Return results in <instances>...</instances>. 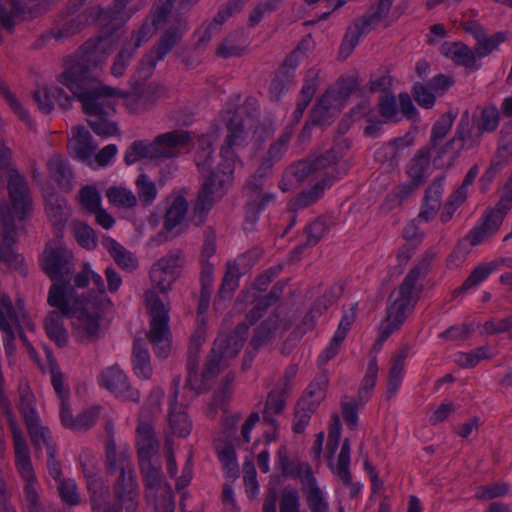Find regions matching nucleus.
I'll list each match as a JSON object with an SVG mask.
<instances>
[{"mask_svg":"<svg viewBox=\"0 0 512 512\" xmlns=\"http://www.w3.org/2000/svg\"><path fill=\"white\" fill-rule=\"evenodd\" d=\"M280 512H300V496L295 488L285 487L280 496Z\"/></svg>","mask_w":512,"mask_h":512,"instance_id":"obj_62","label":"nucleus"},{"mask_svg":"<svg viewBox=\"0 0 512 512\" xmlns=\"http://www.w3.org/2000/svg\"><path fill=\"white\" fill-rule=\"evenodd\" d=\"M483 133L471 123L469 111L466 110L461 115L457 124L454 137L449 140L438 152V157L444 153L452 151L457 156L463 149H472L479 144Z\"/></svg>","mask_w":512,"mask_h":512,"instance_id":"obj_15","label":"nucleus"},{"mask_svg":"<svg viewBox=\"0 0 512 512\" xmlns=\"http://www.w3.org/2000/svg\"><path fill=\"white\" fill-rule=\"evenodd\" d=\"M71 306L75 309L72 319L73 336L80 343H91L100 338L99 314L89 300H80L73 294Z\"/></svg>","mask_w":512,"mask_h":512,"instance_id":"obj_10","label":"nucleus"},{"mask_svg":"<svg viewBox=\"0 0 512 512\" xmlns=\"http://www.w3.org/2000/svg\"><path fill=\"white\" fill-rule=\"evenodd\" d=\"M280 2L281 0H262L259 2L249 16V26H256L264 17L275 11Z\"/></svg>","mask_w":512,"mask_h":512,"instance_id":"obj_64","label":"nucleus"},{"mask_svg":"<svg viewBox=\"0 0 512 512\" xmlns=\"http://www.w3.org/2000/svg\"><path fill=\"white\" fill-rule=\"evenodd\" d=\"M187 31V23L182 21L166 29L150 52L142 57L135 71L137 81L146 80L151 76L157 63L163 60L172 49L180 43Z\"/></svg>","mask_w":512,"mask_h":512,"instance_id":"obj_9","label":"nucleus"},{"mask_svg":"<svg viewBox=\"0 0 512 512\" xmlns=\"http://www.w3.org/2000/svg\"><path fill=\"white\" fill-rule=\"evenodd\" d=\"M190 141V133L184 130H173L160 134L152 142L136 140L127 148L124 162L131 165L143 158L150 160L174 158Z\"/></svg>","mask_w":512,"mask_h":512,"instance_id":"obj_5","label":"nucleus"},{"mask_svg":"<svg viewBox=\"0 0 512 512\" xmlns=\"http://www.w3.org/2000/svg\"><path fill=\"white\" fill-rule=\"evenodd\" d=\"M406 173L410 181L419 187L426 182L432 173L430 148L423 147L415 153L407 164Z\"/></svg>","mask_w":512,"mask_h":512,"instance_id":"obj_24","label":"nucleus"},{"mask_svg":"<svg viewBox=\"0 0 512 512\" xmlns=\"http://www.w3.org/2000/svg\"><path fill=\"white\" fill-rule=\"evenodd\" d=\"M288 394L289 391H283L280 386H275V388L268 393L263 412V419L270 425L276 424L274 415H278L283 412L286 404V396Z\"/></svg>","mask_w":512,"mask_h":512,"instance_id":"obj_34","label":"nucleus"},{"mask_svg":"<svg viewBox=\"0 0 512 512\" xmlns=\"http://www.w3.org/2000/svg\"><path fill=\"white\" fill-rule=\"evenodd\" d=\"M79 16L62 18L57 27L51 30L53 37L57 40L68 38L80 30Z\"/></svg>","mask_w":512,"mask_h":512,"instance_id":"obj_59","label":"nucleus"},{"mask_svg":"<svg viewBox=\"0 0 512 512\" xmlns=\"http://www.w3.org/2000/svg\"><path fill=\"white\" fill-rule=\"evenodd\" d=\"M277 329L276 320L267 319L264 320L255 330L254 335L250 341V345L256 352L260 347L266 345L275 334Z\"/></svg>","mask_w":512,"mask_h":512,"instance_id":"obj_50","label":"nucleus"},{"mask_svg":"<svg viewBox=\"0 0 512 512\" xmlns=\"http://www.w3.org/2000/svg\"><path fill=\"white\" fill-rule=\"evenodd\" d=\"M334 181V175L328 172L325 177L316 182L310 189L302 191L291 203L292 207L303 209L312 205L322 197L324 191L330 188Z\"/></svg>","mask_w":512,"mask_h":512,"instance_id":"obj_29","label":"nucleus"},{"mask_svg":"<svg viewBox=\"0 0 512 512\" xmlns=\"http://www.w3.org/2000/svg\"><path fill=\"white\" fill-rule=\"evenodd\" d=\"M308 158L314 166L313 170L315 177H320L322 179L329 172L334 175L335 180L337 179V173L334 166L338 161V155L334 149H330L320 155H310Z\"/></svg>","mask_w":512,"mask_h":512,"instance_id":"obj_39","label":"nucleus"},{"mask_svg":"<svg viewBox=\"0 0 512 512\" xmlns=\"http://www.w3.org/2000/svg\"><path fill=\"white\" fill-rule=\"evenodd\" d=\"M158 26L159 25H154L153 20L151 23L145 21L139 29L131 35V39L125 44L133 47V50L136 51L143 43L147 42L152 37Z\"/></svg>","mask_w":512,"mask_h":512,"instance_id":"obj_63","label":"nucleus"},{"mask_svg":"<svg viewBox=\"0 0 512 512\" xmlns=\"http://www.w3.org/2000/svg\"><path fill=\"white\" fill-rule=\"evenodd\" d=\"M245 41L241 32L229 34L219 45L216 55L220 58L239 57L244 53Z\"/></svg>","mask_w":512,"mask_h":512,"instance_id":"obj_41","label":"nucleus"},{"mask_svg":"<svg viewBox=\"0 0 512 512\" xmlns=\"http://www.w3.org/2000/svg\"><path fill=\"white\" fill-rule=\"evenodd\" d=\"M220 160L214 166L212 142L208 137L199 139V148L195 153V163L201 174L202 183L197 193L193 207L192 221L195 225H202L208 212L214 204L223 198L232 182H227L222 188L217 185L218 175L221 173L219 167L224 162V157L219 153Z\"/></svg>","mask_w":512,"mask_h":512,"instance_id":"obj_2","label":"nucleus"},{"mask_svg":"<svg viewBox=\"0 0 512 512\" xmlns=\"http://www.w3.org/2000/svg\"><path fill=\"white\" fill-rule=\"evenodd\" d=\"M380 20L372 12L357 18L353 25L348 28L340 47V53L349 56L362 36L367 35Z\"/></svg>","mask_w":512,"mask_h":512,"instance_id":"obj_22","label":"nucleus"},{"mask_svg":"<svg viewBox=\"0 0 512 512\" xmlns=\"http://www.w3.org/2000/svg\"><path fill=\"white\" fill-rule=\"evenodd\" d=\"M42 268L53 282L49 288L47 303L67 313L69 309L66 296L74 294V287L71 285L75 271L72 252L61 245H47L43 254Z\"/></svg>","mask_w":512,"mask_h":512,"instance_id":"obj_4","label":"nucleus"},{"mask_svg":"<svg viewBox=\"0 0 512 512\" xmlns=\"http://www.w3.org/2000/svg\"><path fill=\"white\" fill-rule=\"evenodd\" d=\"M301 483L306 492L307 504L311 512H328V504L310 466H306V473L301 478Z\"/></svg>","mask_w":512,"mask_h":512,"instance_id":"obj_25","label":"nucleus"},{"mask_svg":"<svg viewBox=\"0 0 512 512\" xmlns=\"http://www.w3.org/2000/svg\"><path fill=\"white\" fill-rule=\"evenodd\" d=\"M214 448L224 469L235 475L238 471V464L233 444L219 438L214 441Z\"/></svg>","mask_w":512,"mask_h":512,"instance_id":"obj_44","label":"nucleus"},{"mask_svg":"<svg viewBox=\"0 0 512 512\" xmlns=\"http://www.w3.org/2000/svg\"><path fill=\"white\" fill-rule=\"evenodd\" d=\"M378 373V366L376 357L371 358L366 373L362 379L361 386L358 390V399L360 402L365 403L370 398V392L375 386Z\"/></svg>","mask_w":512,"mask_h":512,"instance_id":"obj_51","label":"nucleus"},{"mask_svg":"<svg viewBox=\"0 0 512 512\" xmlns=\"http://www.w3.org/2000/svg\"><path fill=\"white\" fill-rule=\"evenodd\" d=\"M180 383V375L175 376L171 383V398L169 403V426L175 435L179 437H186L191 432L192 423L185 411L186 405L178 402Z\"/></svg>","mask_w":512,"mask_h":512,"instance_id":"obj_18","label":"nucleus"},{"mask_svg":"<svg viewBox=\"0 0 512 512\" xmlns=\"http://www.w3.org/2000/svg\"><path fill=\"white\" fill-rule=\"evenodd\" d=\"M185 256L181 249H174L154 263L150 270V280L161 293H167L180 276Z\"/></svg>","mask_w":512,"mask_h":512,"instance_id":"obj_12","label":"nucleus"},{"mask_svg":"<svg viewBox=\"0 0 512 512\" xmlns=\"http://www.w3.org/2000/svg\"><path fill=\"white\" fill-rule=\"evenodd\" d=\"M87 482V489L90 493V504L94 512H103L106 504H111L108 501L109 488L105 486L100 478H95Z\"/></svg>","mask_w":512,"mask_h":512,"instance_id":"obj_43","label":"nucleus"},{"mask_svg":"<svg viewBox=\"0 0 512 512\" xmlns=\"http://www.w3.org/2000/svg\"><path fill=\"white\" fill-rule=\"evenodd\" d=\"M15 465L24 481L35 480V473L31 463L27 444L14 446Z\"/></svg>","mask_w":512,"mask_h":512,"instance_id":"obj_47","label":"nucleus"},{"mask_svg":"<svg viewBox=\"0 0 512 512\" xmlns=\"http://www.w3.org/2000/svg\"><path fill=\"white\" fill-rule=\"evenodd\" d=\"M57 483L60 498L65 504L75 506L80 503V494L73 479H62Z\"/></svg>","mask_w":512,"mask_h":512,"instance_id":"obj_58","label":"nucleus"},{"mask_svg":"<svg viewBox=\"0 0 512 512\" xmlns=\"http://www.w3.org/2000/svg\"><path fill=\"white\" fill-rule=\"evenodd\" d=\"M317 409L306 405L305 401H297L293 418V431L303 433Z\"/></svg>","mask_w":512,"mask_h":512,"instance_id":"obj_54","label":"nucleus"},{"mask_svg":"<svg viewBox=\"0 0 512 512\" xmlns=\"http://www.w3.org/2000/svg\"><path fill=\"white\" fill-rule=\"evenodd\" d=\"M50 177L64 190L72 189L73 172L66 158L59 154L52 155L47 161Z\"/></svg>","mask_w":512,"mask_h":512,"instance_id":"obj_28","label":"nucleus"},{"mask_svg":"<svg viewBox=\"0 0 512 512\" xmlns=\"http://www.w3.org/2000/svg\"><path fill=\"white\" fill-rule=\"evenodd\" d=\"M277 461L282 475L293 479H301L306 473V466H309L307 463H302L298 459H290L285 446H281L278 449Z\"/></svg>","mask_w":512,"mask_h":512,"instance_id":"obj_38","label":"nucleus"},{"mask_svg":"<svg viewBox=\"0 0 512 512\" xmlns=\"http://www.w3.org/2000/svg\"><path fill=\"white\" fill-rule=\"evenodd\" d=\"M329 229L330 228L327 221L322 217H319L310 222L305 226L303 231V235L305 237L304 244L297 246L295 251L301 252L307 247H313L317 245L319 241L328 234Z\"/></svg>","mask_w":512,"mask_h":512,"instance_id":"obj_36","label":"nucleus"},{"mask_svg":"<svg viewBox=\"0 0 512 512\" xmlns=\"http://www.w3.org/2000/svg\"><path fill=\"white\" fill-rule=\"evenodd\" d=\"M188 210L187 200L183 196H177L172 201L164 217V228L172 231L184 220Z\"/></svg>","mask_w":512,"mask_h":512,"instance_id":"obj_42","label":"nucleus"},{"mask_svg":"<svg viewBox=\"0 0 512 512\" xmlns=\"http://www.w3.org/2000/svg\"><path fill=\"white\" fill-rule=\"evenodd\" d=\"M328 377L325 374L316 376L308 385L305 394L298 401H305L306 405L317 409L326 397Z\"/></svg>","mask_w":512,"mask_h":512,"instance_id":"obj_35","label":"nucleus"},{"mask_svg":"<svg viewBox=\"0 0 512 512\" xmlns=\"http://www.w3.org/2000/svg\"><path fill=\"white\" fill-rule=\"evenodd\" d=\"M102 245L120 268L133 271L138 267V261L133 254L113 238H104Z\"/></svg>","mask_w":512,"mask_h":512,"instance_id":"obj_32","label":"nucleus"},{"mask_svg":"<svg viewBox=\"0 0 512 512\" xmlns=\"http://www.w3.org/2000/svg\"><path fill=\"white\" fill-rule=\"evenodd\" d=\"M503 219L504 212L500 209L488 211L484 216L482 224L472 231L471 244L477 245L481 243L485 237L495 233L501 226Z\"/></svg>","mask_w":512,"mask_h":512,"instance_id":"obj_33","label":"nucleus"},{"mask_svg":"<svg viewBox=\"0 0 512 512\" xmlns=\"http://www.w3.org/2000/svg\"><path fill=\"white\" fill-rule=\"evenodd\" d=\"M500 120L499 111L495 106L485 107L480 113L476 127L482 132H493L497 129Z\"/></svg>","mask_w":512,"mask_h":512,"instance_id":"obj_55","label":"nucleus"},{"mask_svg":"<svg viewBox=\"0 0 512 512\" xmlns=\"http://www.w3.org/2000/svg\"><path fill=\"white\" fill-rule=\"evenodd\" d=\"M428 262L412 268L398 289L394 290L390 296V304L387 307L385 324L381 326L380 340H386L395 330H397L406 320L407 314L410 313L417 302L423 290L420 279L425 278L428 273Z\"/></svg>","mask_w":512,"mask_h":512,"instance_id":"obj_3","label":"nucleus"},{"mask_svg":"<svg viewBox=\"0 0 512 512\" xmlns=\"http://www.w3.org/2000/svg\"><path fill=\"white\" fill-rule=\"evenodd\" d=\"M455 116L452 112L443 114L432 126L430 137V150L435 149L436 146L445 138L450 131Z\"/></svg>","mask_w":512,"mask_h":512,"instance_id":"obj_49","label":"nucleus"},{"mask_svg":"<svg viewBox=\"0 0 512 512\" xmlns=\"http://www.w3.org/2000/svg\"><path fill=\"white\" fill-rule=\"evenodd\" d=\"M112 41L108 37L86 40L64 60V69L58 75L59 83L66 86L82 104L88 116V125L98 136L107 138L119 135L117 123L111 120L115 113L118 89L101 84Z\"/></svg>","mask_w":512,"mask_h":512,"instance_id":"obj_1","label":"nucleus"},{"mask_svg":"<svg viewBox=\"0 0 512 512\" xmlns=\"http://www.w3.org/2000/svg\"><path fill=\"white\" fill-rule=\"evenodd\" d=\"M135 186L137 201L139 200L143 206H150L158 193L155 182L148 175L142 173L137 177Z\"/></svg>","mask_w":512,"mask_h":512,"instance_id":"obj_46","label":"nucleus"},{"mask_svg":"<svg viewBox=\"0 0 512 512\" xmlns=\"http://www.w3.org/2000/svg\"><path fill=\"white\" fill-rule=\"evenodd\" d=\"M106 462L110 473L120 469V475L114 485L115 498L126 512H137L138 484L130 460L123 454L118 455L112 451L106 454Z\"/></svg>","mask_w":512,"mask_h":512,"instance_id":"obj_7","label":"nucleus"},{"mask_svg":"<svg viewBox=\"0 0 512 512\" xmlns=\"http://www.w3.org/2000/svg\"><path fill=\"white\" fill-rule=\"evenodd\" d=\"M506 40L504 32H496L492 36L484 33L474 46L475 53L478 57L483 58L492 53L497 47Z\"/></svg>","mask_w":512,"mask_h":512,"instance_id":"obj_52","label":"nucleus"},{"mask_svg":"<svg viewBox=\"0 0 512 512\" xmlns=\"http://www.w3.org/2000/svg\"><path fill=\"white\" fill-rule=\"evenodd\" d=\"M55 90L57 87L42 86L33 92V99L42 113L49 114L54 109Z\"/></svg>","mask_w":512,"mask_h":512,"instance_id":"obj_56","label":"nucleus"},{"mask_svg":"<svg viewBox=\"0 0 512 512\" xmlns=\"http://www.w3.org/2000/svg\"><path fill=\"white\" fill-rule=\"evenodd\" d=\"M226 130L227 134L220 148V154L224 157V162L219 167L221 171L217 182L219 188H222L227 182H232L236 158L235 150L245 146L248 135L244 129L243 118L238 114L232 115L227 120Z\"/></svg>","mask_w":512,"mask_h":512,"instance_id":"obj_8","label":"nucleus"},{"mask_svg":"<svg viewBox=\"0 0 512 512\" xmlns=\"http://www.w3.org/2000/svg\"><path fill=\"white\" fill-rule=\"evenodd\" d=\"M26 427L31 443L36 450H41L44 447L48 453L49 447L56 448L50 430L41 425L40 419L26 424Z\"/></svg>","mask_w":512,"mask_h":512,"instance_id":"obj_40","label":"nucleus"},{"mask_svg":"<svg viewBox=\"0 0 512 512\" xmlns=\"http://www.w3.org/2000/svg\"><path fill=\"white\" fill-rule=\"evenodd\" d=\"M99 385L123 401L139 402L140 392L134 389L127 375L118 365L103 369L98 378Z\"/></svg>","mask_w":512,"mask_h":512,"instance_id":"obj_16","label":"nucleus"},{"mask_svg":"<svg viewBox=\"0 0 512 512\" xmlns=\"http://www.w3.org/2000/svg\"><path fill=\"white\" fill-rule=\"evenodd\" d=\"M441 52L446 57L451 58L456 64L469 69H476L475 50L461 42L445 43L441 46Z\"/></svg>","mask_w":512,"mask_h":512,"instance_id":"obj_31","label":"nucleus"},{"mask_svg":"<svg viewBox=\"0 0 512 512\" xmlns=\"http://www.w3.org/2000/svg\"><path fill=\"white\" fill-rule=\"evenodd\" d=\"M343 293V287L338 284L332 285L320 298L313 303V311L322 315Z\"/></svg>","mask_w":512,"mask_h":512,"instance_id":"obj_61","label":"nucleus"},{"mask_svg":"<svg viewBox=\"0 0 512 512\" xmlns=\"http://www.w3.org/2000/svg\"><path fill=\"white\" fill-rule=\"evenodd\" d=\"M313 168L314 166L308 157L290 165L283 173L280 189L287 191L291 187L302 183L308 177L315 176Z\"/></svg>","mask_w":512,"mask_h":512,"instance_id":"obj_27","label":"nucleus"},{"mask_svg":"<svg viewBox=\"0 0 512 512\" xmlns=\"http://www.w3.org/2000/svg\"><path fill=\"white\" fill-rule=\"evenodd\" d=\"M132 365L134 374L143 380H149L153 375L150 354L143 339H135L132 349Z\"/></svg>","mask_w":512,"mask_h":512,"instance_id":"obj_30","label":"nucleus"},{"mask_svg":"<svg viewBox=\"0 0 512 512\" xmlns=\"http://www.w3.org/2000/svg\"><path fill=\"white\" fill-rule=\"evenodd\" d=\"M240 275L241 273L236 263H227V269L218 291V297L220 299H227L232 297L234 291L239 286Z\"/></svg>","mask_w":512,"mask_h":512,"instance_id":"obj_48","label":"nucleus"},{"mask_svg":"<svg viewBox=\"0 0 512 512\" xmlns=\"http://www.w3.org/2000/svg\"><path fill=\"white\" fill-rule=\"evenodd\" d=\"M7 190L12 212L19 220H23L31 210L32 199L25 177L16 168L9 169L7 174Z\"/></svg>","mask_w":512,"mask_h":512,"instance_id":"obj_17","label":"nucleus"},{"mask_svg":"<svg viewBox=\"0 0 512 512\" xmlns=\"http://www.w3.org/2000/svg\"><path fill=\"white\" fill-rule=\"evenodd\" d=\"M143 478L146 501L153 505L155 512H174L175 502L171 485L162 471Z\"/></svg>","mask_w":512,"mask_h":512,"instance_id":"obj_14","label":"nucleus"},{"mask_svg":"<svg viewBox=\"0 0 512 512\" xmlns=\"http://www.w3.org/2000/svg\"><path fill=\"white\" fill-rule=\"evenodd\" d=\"M19 410L23 415L25 424L39 420V415L35 408V396L28 388L20 387Z\"/></svg>","mask_w":512,"mask_h":512,"instance_id":"obj_53","label":"nucleus"},{"mask_svg":"<svg viewBox=\"0 0 512 512\" xmlns=\"http://www.w3.org/2000/svg\"><path fill=\"white\" fill-rule=\"evenodd\" d=\"M137 457L142 477L161 471L157 460L159 441L150 423L141 422L137 427Z\"/></svg>","mask_w":512,"mask_h":512,"instance_id":"obj_11","label":"nucleus"},{"mask_svg":"<svg viewBox=\"0 0 512 512\" xmlns=\"http://www.w3.org/2000/svg\"><path fill=\"white\" fill-rule=\"evenodd\" d=\"M71 133L72 137L68 142L70 154L79 161H89L97 148L92 135L83 126L73 127Z\"/></svg>","mask_w":512,"mask_h":512,"instance_id":"obj_23","label":"nucleus"},{"mask_svg":"<svg viewBox=\"0 0 512 512\" xmlns=\"http://www.w3.org/2000/svg\"><path fill=\"white\" fill-rule=\"evenodd\" d=\"M144 301L149 315L147 339L152 345L155 355L165 359L171 352L169 308L154 289H149L144 293Z\"/></svg>","mask_w":512,"mask_h":512,"instance_id":"obj_6","label":"nucleus"},{"mask_svg":"<svg viewBox=\"0 0 512 512\" xmlns=\"http://www.w3.org/2000/svg\"><path fill=\"white\" fill-rule=\"evenodd\" d=\"M8 319H16L15 311L11 300L8 297H2L0 300V330L3 333V343L7 356H11L15 351V334L8 322Z\"/></svg>","mask_w":512,"mask_h":512,"instance_id":"obj_26","label":"nucleus"},{"mask_svg":"<svg viewBox=\"0 0 512 512\" xmlns=\"http://www.w3.org/2000/svg\"><path fill=\"white\" fill-rule=\"evenodd\" d=\"M54 0H23L22 5L18 0H0L1 25L11 31L15 25V19H33L44 13Z\"/></svg>","mask_w":512,"mask_h":512,"instance_id":"obj_13","label":"nucleus"},{"mask_svg":"<svg viewBox=\"0 0 512 512\" xmlns=\"http://www.w3.org/2000/svg\"><path fill=\"white\" fill-rule=\"evenodd\" d=\"M1 243H0V263L7 266H13L18 263L19 255L13 250L16 239V227L14 218L8 206L1 207Z\"/></svg>","mask_w":512,"mask_h":512,"instance_id":"obj_19","label":"nucleus"},{"mask_svg":"<svg viewBox=\"0 0 512 512\" xmlns=\"http://www.w3.org/2000/svg\"><path fill=\"white\" fill-rule=\"evenodd\" d=\"M106 197L116 207L131 209L137 205L136 195L130 189L122 186L109 187L106 190Z\"/></svg>","mask_w":512,"mask_h":512,"instance_id":"obj_45","label":"nucleus"},{"mask_svg":"<svg viewBox=\"0 0 512 512\" xmlns=\"http://www.w3.org/2000/svg\"><path fill=\"white\" fill-rule=\"evenodd\" d=\"M71 299H73V296H66V303L69 309L67 313L63 312L59 307H54L56 310L50 311L45 319L46 334L58 347L66 346L68 341L63 318H70V316L74 315L75 309L71 306Z\"/></svg>","mask_w":512,"mask_h":512,"instance_id":"obj_20","label":"nucleus"},{"mask_svg":"<svg viewBox=\"0 0 512 512\" xmlns=\"http://www.w3.org/2000/svg\"><path fill=\"white\" fill-rule=\"evenodd\" d=\"M249 325L239 323L230 334H220L214 341L213 349L227 360L238 355L248 334Z\"/></svg>","mask_w":512,"mask_h":512,"instance_id":"obj_21","label":"nucleus"},{"mask_svg":"<svg viewBox=\"0 0 512 512\" xmlns=\"http://www.w3.org/2000/svg\"><path fill=\"white\" fill-rule=\"evenodd\" d=\"M74 237L78 244L85 249L92 250L97 246L94 230L83 222L74 223Z\"/></svg>","mask_w":512,"mask_h":512,"instance_id":"obj_57","label":"nucleus"},{"mask_svg":"<svg viewBox=\"0 0 512 512\" xmlns=\"http://www.w3.org/2000/svg\"><path fill=\"white\" fill-rule=\"evenodd\" d=\"M498 266V262L492 261L475 267L463 284L454 290V296L465 293L485 281L488 276L498 268Z\"/></svg>","mask_w":512,"mask_h":512,"instance_id":"obj_37","label":"nucleus"},{"mask_svg":"<svg viewBox=\"0 0 512 512\" xmlns=\"http://www.w3.org/2000/svg\"><path fill=\"white\" fill-rule=\"evenodd\" d=\"M213 282V265L210 263L203 264L201 273V296L199 301V309H206L212 291Z\"/></svg>","mask_w":512,"mask_h":512,"instance_id":"obj_60","label":"nucleus"}]
</instances>
